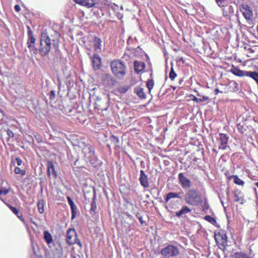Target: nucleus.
Instances as JSON below:
<instances>
[{"label": "nucleus", "mask_w": 258, "mask_h": 258, "mask_svg": "<svg viewBox=\"0 0 258 258\" xmlns=\"http://www.w3.org/2000/svg\"><path fill=\"white\" fill-rule=\"evenodd\" d=\"M228 138L229 137L226 134H219L217 140L220 143L219 149L225 150L227 148Z\"/></svg>", "instance_id": "6e6552de"}, {"label": "nucleus", "mask_w": 258, "mask_h": 258, "mask_svg": "<svg viewBox=\"0 0 258 258\" xmlns=\"http://www.w3.org/2000/svg\"><path fill=\"white\" fill-rule=\"evenodd\" d=\"M215 94L217 95L220 91L218 89H216L214 91Z\"/></svg>", "instance_id": "603ef678"}, {"label": "nucleus", "mask_w": 258, "mask_h": 258, "mask_svg": "<svg viewBox=\"0 0 258 258\" xmlns=\"http://www.w3.org/2000/svg\"><path fill=\"white\" fill-rule=\"evenodd\" d=\"M231 178H233L234 179V182L237 185L243 186L244 184V182L240 179L237 175H233Z\"/></svg>", "instance_id": "a878e982"}, {"label": "nucleus", "mask_w": 258, "mask_h": 258, "mask_svg": "<svg viewBox=\"0 0 258 258\" xmlns=\"http://www.w3.org/2000/svg\"><path fill=\"white\" fill-rule=\"evenodd\" d=\"M110 66L114 75L118 79H123L126 74L124 64L120 60H114L112 61Z\"/></svg>", "instance_id": "7ed1b4c3"}, {"label": "nucleus", "mask_w": 258, "mask_h": 258, "mask_svg": "<svg viewBox=\"0 0 258 258\" xmlns=\"http://www.w3.org/2000/svg\"><path fill=\"white\" fill-rule=\"evenodd\" d=\"M71 209L72 210V219H73L75 218L77 215V208L74 204V205L71 206Z\"/></svg>", "instance_id": "c756f323"}, {"label": "nucleus", "mask_w": 258, "mask_h": 258, "mask_svg": "<svg viewBox=\"0 0 258 258\" xmlns=\"http://www.w3.org/2000/svg\"><path fill=\"white\" fill-rule=\"evenodd\" d=\"M16 161L17 162V165L19 166H21L22 164L23 161L19 158H16Z\"/></svg>", "instance_id": "79ce46f5"}, {"label": "nucleus", "mask_w": 258, "mask_h": 258, "mask_svg": "<svg viewBox=\"0 0 258 258\" xmlns=\"http://www.w3.org/2000/svg\"><path fill=\"white\" fill-rule=\"evenodd\" d=\"M183 194V192L182 191H181V192L179 193H175L173 192H169L166 196V197L165 198V202L167 203L170 199L172 198L181 199V197L180 196V195H182Z\"/></svg>", "instance_id": "a211bd4d"}, {"label": "nucleus", "mask_w": 258, "mask_h": 258, "mask_svg": "<svg viewBox=\"0 0 258 258\" xmlns=\"http://www.w3.org/2000/svg\"><path fill=\"white\" fill-rule=\"evenodd\" d=\"M134 92L140 99H145L146 95L144 92V89L141 87L138 86L135 88Z\"/></svg>", "instance_id": "f3484780"}, {"label": "nucleus", "mask_w": 258, "mask_h": 258, "mask_svg": "<svg viewBox=\"0 0 258 258\" xmlns=\"http://www.w3.org/2000/svg\"><path fill=\"white\" fill-rule=\"evenodd\" d=\"M67 200H68V203H69L70 207L74 205V203L73 200L70 197H67Z\"/></svg>", "instance_id": "c03bdc74"}, {"label": "nucleus", "mask_w": 258, "mask_h": 258, "mask_svg": "<svg viewBox=\"0 0 258 258\" xmlns=\"http://www.w3.org/2000/svg\"><path fill=\"white\" fill-rule=\"evenodd\" d=\"M28 47L29 48L30 51L33 52L34 53H37V49L35 47V44L27 43Z\"/></svg>", "instance_id": "473e14b6"}, {"label": "nucleus", "mask_w": 258, "mask_h": 258, "mask_svg": "<svg viewBox=\"0 0 258 258\" xmlns=\"http://www.w3.org/2000/svg\"><path fill=\"white\" fill-rule=\"evenodd\" d=\"M9 208L12 210V211L17 215V217L20 219L22 221L25 223V220L23 217V215L22 214H20L19 212V210L16 208L13 207L12 206L9 205H8Z\"/></svg>", "instance_id": "4be33fe9"}, {"label": "nucleus", "mask_w": 258, "mask_h": 258, "mask_svg": "<svg viewBox=\"0 0 258 258\" xmlns=\"http://www.w3.org/2000/svg\"><path fill=\"white\" fill-rule=\"evenodd\" d=\"M184 200L189 205L197 206L203 203L201 194L196 189H189L184 195Z\"/></svg>", "instance_id": "f257e3e1"}, {"label": "nucleus", "mask_w": 258, "mask_h": 258, "mask_svg": "<svg viewBox=\"0 0 258 258\" xmlns=\"http://www.w3.org/2000/svg\"><path fill=\"white\" fill-rule=\"evenodd\" d=\"M233 256L234 258H250L246 254L242 252H236Z\"/></svg>", "instance_id": "bb28decb"}, {"label": "nucleus", "mask_w": 258, "mask_h": 258, "mask_svg": "<svg viewBox=\"0 0 258 258\" xmlns=\"http://www.w3.org/2000/svg\"><path fill=\"white\" fill-rule=\"evenodd\" d=\"M191 211V210L187 206H184L182 207L180 210L176 213V216L180 217L182 215L187 214Z\"/></svg>", "instance_id": "412c9836"}, {"label": "nucleus", "mask_w": 258, "mask_h": 258, "mask_svg": "<svg viewBox=\"0 0 258 258\" xmlns=\"http://www.w3.org/2000/svg\"><path fill=\"white\" fill-rule=\"evenodd\" d=\"M55 91H53V90H51L50 92V98L51 99V98H53L55 97Z\"/></svg>", "instance_id": "49530a36"}, {"label": "nucleus", "mask_w": 258, "mask_h": 258, "mask_svg": "<svg viewBox=\"0 0 258 258\" xmlns=\"http://www.w3.org/2000/svg\"><path fill=\"white\" fill-rule=\"evenodd\" d=\"M92 67L94 70L100 69L101 66V59L99 55L95 54L93 57H91Z\"/></svg>", "instance_id": "9d476101"}, {"label": "nucleus", "mask_w": 258, "mask_h": 258, "mask_svg": "<svg viewBox=\"0 0 258 258\" xmlns=\"http://www.w3.org/2000/svg\"><path fill=\"white\" fill-rule=\"evenodd\" d=\"M101 39L98 37H94L93 40L94 47L96 51L101 50Z\"/></svg>", "instance_id": "6ab92c4d"}, {"label": "nucleus", "mask_w": 258, "mask_h": 258, "mask_svg": "<svg viewBox=\"0 0 258 258\" xmlns=\"http://www.w3.org/2000/svg\"><path fill=\"white\" fill-rule=\"evenodd\" d=\"M95 197L94 196V197L93 198V200L91 202V208L90 209L91 213H92V212L95 213V211L97 209V206H96V202L95 201Z\"/></svg>", "instance_id": "2f4dec72"}, {"label": "nucleus", "mask_w": 258, "mask_h": 258, "mask_svg": "<svg viewBox=\"0 0 258 258\" xmlns=\"http://www.w3.org/2000/svg\"><path fill=\"white\" fill-rule=\"evenodd\" d=\"M234 200L236 202L239 203L242 205L244 203V195L242 191L236 189L234 192Z\"/></svg>", "instance_id": "2eb2a0df"}, {"label": "nucleus", "mask_w": 258, "mask_h": 258, "mask_svg": "<svg viewBox=\"0 0 258 258\" xmlns=\"http://www.w3.org/2000/svg\"><path fill=\"white\" fill-rule=\"evenodd\" d=\"M54 33L56 37H58V34L57 33V32H54Z\"/></svg>", "instance_id": "864d4df0"}, {"label": "nucleus", "mask_w": 258, "mask_h": 258, "mask_svg": "<svg viewBox=\"0 0 258 258\" xmlns=\"http://www.w3.org/2000/svg\"><path fill=\"white\" fill-rule=\"evenodd\" d=\"M9 192V190L7 189H4L2 190H0V194L1 195H6Z\"/></svg>", "instance_id": "37998d69"}, {"label": "nucleus", "mask_w": 258, "mask_h": 258, "mask_svg": "<svg viewBox=\"0 0 258 258\" xmlns=\"http://www.w3.org/2000/svg\"><path fill=\"white\" fill-rule=\"evenodd\" d=\"M7 135L10 138H13L14 136L13 132L10 129H8L7 131Z\"/></svg>", "instance_id": "a19ab883"}, {"label": "nucleus", "mask_w": 258, "mask_h": 258, "mask_svg": "<svg viewBox=\"0 0 258 258\" xmlns=\"http://www.w3.org/2000/svg\"><path fill=\"white\" fill-rule=\"evenodd\" d=\"M15 9L17 12H19L21 10L20 7L19 5H16L15 6Z\"/></svg>", "instance_id": "8fccbe9b"}, {"label": "nucleus", "mask_w": 258, "mask_h": 258, "mask_svg": "<svg viewBox=\"0 0 258 258\" xmlns=\"http://www.w3.org/2000/svg\"><path fill=\"white\" fill-rule=\"evenodd\" d=\"M83 152L86 160L91 164H94L96 159L94 149L89 146H85L83 149Z\"/></svg>", "instance_id": "39448f33"}, {"label": "nucleus", "mask_w": 258, "mask_h": 258, "mask_svg": "<svg viewBox=\"0 0 258 258\" xmlns=\"http://www.w3.org/2000/svg\"><path fill=\"white\" fill-rule=\"evenodd\" d=\"M119 92L121 93H124L127 92L128 90V87L127 86H122L120 87L118 89Z\"/></svg>", "instance_id": "4c0bfd02"}, {"label": "nucleus", "mask_w": 258, "mask_h": 258, "mask_svg": "<svg viewBox=\"0 0 258 258\" xmlns=\"http://www.w3.org/2000/svg\"><path fill=\"white\" fill-rule=\"evenodd\" d=\"M110 140L115 145H117V144L119 143L118 138L114 136H111Z\"/></svg>", "instance_id": "e433bc0d"}, {"label": "nucleus", "mask_w": 258, "mask_h": 258, "mask_svg": "<svg viewBox=\"0 0 258 258\" xmlns=\"http://www.w3.org/2000/svg\"><path fill=\"white\" fill-rule=\"evenodd\" d=\"M145 64L144 62L139 61H134V69L137 74H139L142 72L145 69Z\"/></svg>", "instance_id": "dca6fc26"}, {"label": "nucleus", "mask_w": 258, "mask_h": 258, "mask_svg": "<svg viewBox=\"0 0 258 258\" xmlns=\"http://www.w3.org/2000/svg\"><path fill=\"white\" fill-rule=\"evenodd\" d=\"M47 175L49 177L52 176L54 178H56L57 174L54 169L53 164L52 162L49 161L47 163Z\"/></svg>", "instance_id": "ddd939ff"}, {"label": "nucleus", "mask_w": 258, "mask_h": 258, "mask_svg": "<svg viewBox=\"0 0 258 258\" xmlns=\"http://www.w3.org/2000/svg\"><path fill=\"white\" fill-rule=\"evenodd\" d=\"M67 242L69 245H73L77 242V233L74 229L68 230L66 236Z\"/></svg>", "instance_id": "423d86ee"}, {"label": "nucleus", "mask_w": 258, "mask_h": 258, "mask_svg": "<svg viewBox=\"0 0 258 258\" xmlns=\"http://www.w3.org/2000/svg\"><path fill=\"white\" fill-rule=\"evenodd\" d=\"M44 201L43 200H39L37 203V207L38 211L40 214L43 213L44 211Z\"/></svg>", "instance_id": "393cba45"}, {"label": "nucleus", "mask_w": 258, "mask_h": 258, "mask_svg": "<svg viewBox=\"0 0 258 258\" xmlns=\"http://www.w3.org/2000/svg\"><path fill=\"white\" fill-rule=\"evenodd\" d=\"M54 258H64L61 248L57 249V251L54 254Z\"/></svg>", "instance_id": "c85d7f7f"}, {"label": "nucleus", "mask_w": 258, "mask_h": 258, "mask_svg": "<svg viewBox=\"0 0 258 258\" xmlns=\"http://www.w3.org/2000/svg\"><path fill=\"white\" fill-rule=\"evenodd\" d=\"M240 11L247 20H252L253 19L252 12L250 8L247 5H242L240 8Z\"/></svg>", "instance_id": "1a4fd4ad"}, {"label": "nucleus", "mask_w": 258, "mask_h": 258, "mask_svg": "<svg viewBox=\"0 0 258 258\" xmlns=\"http://www.w3.org/2000/svg\"><path fill=\"white\" fill-rule=\"evenodd\" d=\"M178 179L179 183L183 188L189 189L191 187V182L190 180L186 178L183 173H180L178 174Z\"/></svg>", "instance_id": "0eeeda50"}, {"label": "nucleus", "mask_w": 258, "mask_h": 258, "mask_svg": "<svg viewBox=\"0 0 258 258\" xmlns=\"http://www.w3.org/2000/svg\"><path fill=\"white\" fill-rule=\"evenodd\" d=\"M229 189H227V191H226V194H227V195L228 196V195H229Z\"/></svg>", "instance_id": "5fc2aeb1"}, {"label": "nucleus", "mask_w": 258, "mask_h": 258, "mask_svg": "<svg viewBox=\"0 0 258 258\" xmlns=\"http://www.w3.org/2000/svg\"><path fill=\"white\" fill-rule=\"evenodd\" d=\"M221 203H222V205L224 206V203H223V201H221Z\"/></svg>", "instance_id": "6e6d98bb"}, {"label": "nucleus", "mask_w": 258, "mask_h": 258, "mask_svg": "<svg viewBox=\"0 0 258 258\" xmlns=\"http://www.w3.org/2000/svg\"><path fill=\"white\" fill-rule=\"evenodd\" d=\"M160 253L164 257L171 258L179 254V248L172 244H169L161 250Z\"/></svg>", "instance_id": "20e7f679"}, {"label": "nucleus", "mask_w": 258, "mask_h": 258, "mask_svg": "<svg viewBox=\"0 0 258 258\" xmlns=\"http://www.w3.org/2000/svg\"><path fill=\"white\" fill-rule=\"evenodd\" d=\"M136 217L139 220L140 223L143 224L144 223V221L143 220V218L142 217V216L140 215V214L139 213H137L136 214Z\"/></svg>", "instance_id": "ea45409f"}, {"label": "nucleus", "mask_w": 258, "mask_h": 258, "mask_svg": "<svg viewBox=\"0 0 258 258\" xmlns=\"http://www.w3.org/2000/svg\"><path fill=\"white\" fill-rule=\"evenodd\" d=\"M44 238L48 245H49V244L52 242V235L47 231L44 232Z\"/></svg>", "instance_id": "b1692460"}, {"label": "nucleus", "mask_w": 258, "mask_h": 258, "mask_svg": "<svg viewBox=\"0 0 258 258\" xmlns=\"http://www.w3.org/2000/svg\"><path fill=\"white\" fill-rule=\"evenodd\" d=\"M139 181L142 186L144 188H148L149 187L148 176L142 170L140 171Z\"/></svg>", "instance_id": "9b49d317"}, {"label": "nucleus", "mask_w": 258, "mask_h": 258, "mask_svg": "<svg viewBox=\"0 0 258 258\" xmlns=\"http://www.w3.org/2000/svg\"><path fill=\"white\" fill-rule=\"evenodd\" d=\"M154 82L153 79L149 80L147 83V87L149 89V92H151L152 89L153 88Z\"/></svg>", "instance_id": "7c9ffc66"}, {"label": "nucleus", "mask_w": 258, "mask_h": 258, "mask_svg": "<svg viewBox=\"0 0 258 258\" xmlns=\"http://www.w3.org/2000/svg\"><path fill=\"white\" fill-rule=\"evenodd\" d=\"M76 243H77L80 247H82V243L80 240H78L77 239V242Z\"/></svg>", "instance_id": "3c124183"}, {"label": "nucleus", "mask_w": 258, "mask_h": 258, "mask_svg": "<svg viewBox=\"0 0 258 258\" xmlns=\"http://www.w3.org/2000/svg\"><path fill=\"white\" fill-rule=\"evenodd\" d=\"M28 39L27 40V43L31 44H35L36 41V39L33 36V32L31 30V28L29 26H28Z\"/></svg>", "instance_id": "aec40b11"}, {"label": "nucleus", "mask_w": 258, "mask_h": 258, "mask_svg": "<svg viewBox=\"0 0 258 258\" xmlns=\"http://www.w3.org/2000/svg\"><path fill=\"white\" fill-rule=\"evenodd\" d=\"M76 3L88 8L93 7L96 3L97 0H74Z\"/></svg>", "instance_id": "f8f14e48"}, {"label": "nucleus", "mask_w": 258, "mask_h": 258, "mask_svg": "<svg viewBox=\"0 0 258 258\" xmlns=\"http://www.w3.org/2000/svg\"><path fill=\"white\" fill-rule=\"evenodd\" d=\"M230 72L234 75L240 77L246 76L247 73V71L240 70L238 68L235 67L234 66H232L230 70Z\"/></svg>", "instance_id": "4468645a"}, {"label": "nucleus", "mask_w": 258, "mask_h": 258, "mask_svg": "<svg viewBox=\"0 0 258 258\" xmlns=\"http://www.w3.org/2000/svg\"><path fill=\"white\" fill-rule=\"evenodd\" d=\"M246 77H249L252 79L257 84H258V72L255 71H247Z\"/></svg>", "instance_id": "5701e85b"}, {"label": "nucleus", "mask_w": 258, "mask_h": 258, "mask_svg": "<svg viewBox=\"0 0 258 258\" xmlns=\"http://www.w3.org/2000/svg\"><path fill=\"white\" fill-rule=\"evenodd\" d=\"M227 0H215L216 3L220 7H224L226 6V2Z\"/></svg>", "instance_id": "c9c22d12"}, {"label": "nucleus", "mask_w": 258, "mask_h": 258, "mask_svg": "<svg viewBox=\"0 0 258 258\" xmlns=\"http://www.w3.org/2000/svg\"><path fill=\"white\" fill-rule=\"evenodd\" d=\"M14 172L17 174H20L22 176H24L26 174V171L24 169H21L18 167H16L14 169Z\"/></svg>", "instance_id": "cd10ccee"}, {"label": "nucleus", "mask_w": 258, "mask_h": 258, "mask_svg": "<svg viewBox=\"0 0 258 258\" xmlns=\"http://www.w3.org/2000/svg\"><path fill=\"white\" fill-rule=\"evenodd\" d=\"M51 41L54 44L55 40L54 39H51L48 36L47 32L43 30L41 32L40 48L39 49L41 55L44 56L49 53L51 48Z\"/></svg>", "instance_id": "f03ea898"}, {"label": "nucleus", "mask_w": 258, "mask_h": 258, "mask_svg": "<svg viewBox=\"0 0 258 258\" xmlns=\"http://www.w3.org/2000/svg\"><path fill=\"white\" fill-rule=\"evenodd\" d=\"M237 128L242 133H243L246 131V129L244 128L243 125L240 124L237 125Z\"/></svg>", "instance_id": "58836bf2"}, {"label": "nucleus", "mask_w": 258, "mask_h": 258, "mask_svg": "<svg viewBox=\"0 0 258 258\" xmlns=\"http://www.w3.org/2000/svg\"><path fill=\"white\" fill-rule=\"evenodd\" d=\"M192 100L194 101H196L197 103H201V98H198L195 96H194V98H192Z\"/></svg>", "instance_id": "de8ad7c7"}, {"label": "nucleus", "mask_w": 258, "mask_h": 258, "mask_svg": "<svg viewBox=\"0 0 258 258\" xmlns=\"http://www.w3.org/2000/svg\"><path fill=\"white\" fill-rule=\"evenodd\" d=\"M203 207L204 209L208 210L209 209V205L207 203L206 200H205L204 205L203 206Z\"/></svg>", "instance_id": "a18cd8bd"}, {"label": "nucleus", "mask_w": 258, "mask_h": 258, "mask_svg": "<svg viewBox=\"0 0 258 258\" xmlns=\"http://www.w3.org/2000/svg\"><path fill=\"white\" fill-rule=\"evenodd\" d=\"M107 106L105 108H104V110H106V108H107Z\"/></svg>", "instance_id": "4d7b16f0"}, {"label": "nucleus", "mask_w": 258, "mask_h": 258, "mask_svg": "<svg viewBox=\"0 0 258 258\" xmlns=\"http://www.w3.org/2000/svg\"><path fill=\"white\" fill-rule=\"evenodd\" d=\"M176 76V74L175 73L173 67L172 66L169 74V77L172 81H173L174 80Z\"/></svg>", "instance_id": "72a5a7b5"}, {"label": "nucleus", "mask_w": 258, "mask_h": 258, "mask_svg": "<svg viewBox=\"0 0 258 258\" xmlns=\"http://www.w3.org/2000/svg\"><path fill=\"white\" fill-rule=\"evenodd\" d=\"M201 102H202L206 101L209 100V97H207L206 96H203L202 97V98H201Z\"/></svg>", "instance_id": "09e8293b"}, {"label": "nucleus", "mask_w": 258, "mask_h": 258, "mask_svg": "<svg viewBox=\"0 0 258 258\" xmlns=\"http://www.w3.org/2000/svg\"><path fill=\"white\" fill-rule=\"evenodd\" d=\"M205 219L212 224H215L216 223V219L209 215L206 216L205 217Z\"/></svg>", "instance_id": "f704fd0d"}]
</instances>
